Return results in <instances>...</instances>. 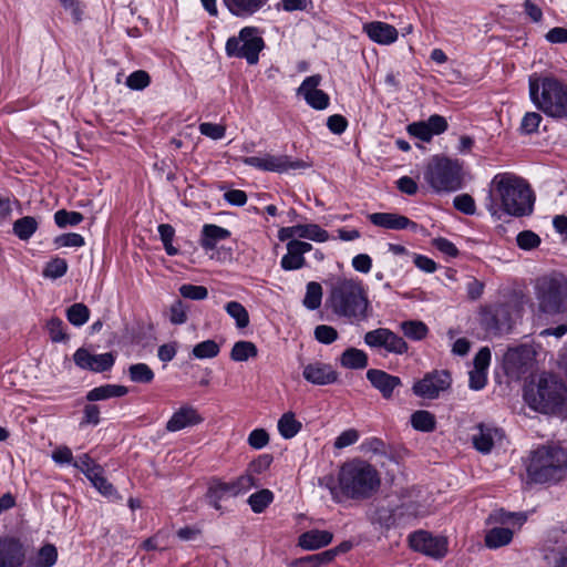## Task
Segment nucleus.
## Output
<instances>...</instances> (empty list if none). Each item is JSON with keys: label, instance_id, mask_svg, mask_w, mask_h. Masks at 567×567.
<instances>
[{"label": "nucleus", "instance_id": "obj_1", "mask_svg": "<svg viewBox=\"0 0 567 567\" xmlns=\"http://www.w3.org/2000/svg\"><path fill=\"white\" fill-rule=\"evenodd\" d=\"M535 196L528 183L512 173L496 174L488 188L485 206L493 217L503 214L524 217L534 210Z\"/></svg>", "mask_w": 567, "mask_h": 567}, {"label": "nucleus", "instance_id": "obj_2", "mask_svg": "<svg viewBox=\"0 0 567 567\" xmlns=\"http://www.w3.org/2000/svg\"><path fill=\"white\" fill-rule=\"evenodd\" d=\"M381 478L377 468L360 458L346 462L338 473V486L330 487L332 499L365 501L380 488Z\"/></svg>", "mask_w": 567, "mask_h": 567}, {"label": "nucleus", "instance_id": "obj_3", "mask_svg": "<svg viewBox=\"0 0 567 567\" xmlns=\"http://www.w3.org/2000/svg\"><path fill=\"white\" fill-rule=\"evenodd\" d=\"M326 306L338 317L347 318L351 322L368 319L370 301L361 280L353 278H338L331 284Z\"/></svg>", "mask_w": 567, "mask_h": 567}, {"label": "nucleus", "instance_id": "obj_4", "mask_svg": "<svg viewBox=\"0 0 567 567\" xmlns=\"http://www.w3.org/2000/svg\"><path fill=\"white\" fill-rule=\"evenodd\" d=\"M524 400L536 412L556 414L567 400V385L557 375L543 372L524 386Z\"/></svg>", "mask_w": 567, "mask_h": 567}, {"label": "nucleus", "instance_id": "obj_5", "mask_svg": "<svg viewBox=\"0 0 567 567\" xmlns=\"http://www.w3.org/2000/svg\"><path fill=\"white\" fill-rule=\"evenodd\" d=\"M529 97L549 117L567 121V83L553 76H529Z\"/></svg>", "mask_w": 567, "mask_h": 567}, {"label": "nucleus", "instance_id": "obj_6", "mask_svg": "<svg viewBox=\"0 0 567 567\" xmlns=\"http://www.w3.org/2000/svg\"><path fill=\"white\" fill-rule=\"evenodd\" d=\"M526 472L536 484L559 482L567 472V450L556 444L538 446L529 454Z\"/></svg>", "mask_w": 567, "mask_h": 567}, {"label": "nucleus", "instance_id": "obj_7", "mask_svg": "<svg viewBox=\"0 0 567 567\" xmlns=\"http://www.w3.org/2000/svg\"><path fill=\"white\" fill-rule=\"evenodd\" d=\"M423 176L436 193L455 192L463 186V163L458 159L435 155L427 163Z\"/></svg>", "mask_w": 567, "mask_h": 567}, {"label": "nucleus", "instance_id": "obj_8", "mask_svg": "<svg viewBox=\"0 0 567 567\" xmlns=\"http://www.w3.org/2000/svg\"><path fill=\"white\" fill-rule=\"evenodd\" d=\"M265 48V41L255 27H245L239 31L238 37H230L225 45L226 54L229 58L245 59L248 64L254 65L259 61V53Z\"/></svg>", "mask_w": 567, "mask_h": 567}, {"label": "nucleus", "instance_id": "obj_9", "mask_svg": "<svg viewBox=\"0 0 567 567\" xmlns=\"http://www.w3.org/2000/svg\"><path fill=\"white\" fill-rule=\"evenodd\" d=\"M539 308L546 313H560L567 310V279H543L538 285Z\"/></svg>", "mask_w": 567, "mask_h": 567}, {"label": "nucleus", "instance_id": "obj_10", "mask_svg": "<svg viewBox=\"0 0 567 567\" xmlns=\"http://www.w3.org/2000/svg\"><path fill=\"white\" fill-rule=\"evenodd\" d=\"M452 384V375L449 370H433L426 372L422 379L414 382L412 392L414 395L435 400L441 393L446 392Z\"/></svg>", "mask_w": 567, "mask_h": 567}, {"label": "nucleus", "instance_id": "obj_11", "mask_svg": "<svg viewBox=\"0 0 567 567\" xmlns=\"http://www.w3.org/2000/svg\"><path fill=\"white\" fill-rule=\"evenodd\" d=\"M534 355L532 348L526 344L509 348L503 358L505 374L514 380L520 379L532 370Z\"/></svg>", "mask_w": 567, "mask_h": 567}, {"label": "nucleus", "instance_id": "obj_12", "mask_svg": "<svg viewBox=\"0 0 567 567\" xmlns=\"http://www.w3.org/2000/svg\"><path fill=\"white\" fill-rule=\"evenodd\" d=\"M511 310L506 303L486 306L481 311V326L495 336L511 330Z\"/></svg>", "mask_w": 567, "mask_h": 567}, {"label": "nucleus", "instance_id": "obj_13", "mask_svg": "<svg viewBox=\"0 0 567 567\" xmlns=\"http://www.w3.org/2000/svg\"><path fill=\"white\" fill-rule=\"evenodd\" d=\"M410 547L419 553L435 559L443 558L447 553V539L442 536H433L425 530H417L409 536Z\"/></svg>", "mask_w": 567, "mask_h": 567}, {"label": "nucleus", "instance_id": "obj_14", "mask_svg": "<svg viewBox=\"0 0 567 567\" xmlns=\"http://www.w3.org/2000/svg\"><path fill=\"white\" fill-rule=\"evenodd\" d=\"M243 163L262 171L284 173L289 169H303L309 165L301 159L291 161L286 155H270L267 154L264 157L248 156L243 158Z\"/></svg>", "mask_w": 567, "mask_h": 567}, {"label": "nucleus", "instance_id": "obj_15", "mask_svg": "<svg viewBox=\"0 0 567 567\" xmlns=\"http://www.w3.org/2000/svg\"><path fill=\"white\" fill-rule=\"evenodd\" d=\"M364 342L371 348H384L388 352L403 354L408 351L405 340L386 328H378L364 334Z\"/></svg>", "mask_w": 567, "mask_h": 567}, {"label": "nucleus", "instance_id": "obj_16", "mask_svg": "<svg viewBox=\"0 0 567 567\" xmlns=\"http://www.w3.org/2000/svg\"><path fill=\"white\" fill-rule=\"evenodd\" d=\"M73 361L80 369L101 373L112 369L115 355L112 352L92 354L85 348H79L73 354Z\"/></svg>", "mask_w": 567, "mask_h": 567}, {"label": "nucleus", "instance_id": "obj_17", "mask_svg": "<svg viewBox=\"0 0 567 567\" xmlns=\"http://www.w3.org/2000/svg\"><path fill=\"white\" fill-rule=\"evenodd\" d=\"M321 75L315 74L307 76L297 90V94L303 96L306 102L315 110H326L329 106V95L319 90L321 83Z\"/></svg>", "mask_w": 567, "mask_h": 567}, {"label": "nucleus", "instance_id": "obj_18", "mask_svg": "<svg viewBox=\"0 0 567 567\" xmlns=\"http://www.w3.org/2000/svg\"><path fill=\"white\" fill-rule=\"evenodd\" d=\"M367 379L384 400H391L394 395V390L403 384L398 375L390 374L380 369H369L367 371Z\"/></svg>", "mask_w": 567, "mask_h": 567}, {"label": "nucleus", "instance_id": "obj_19", "mask_svg": "<svg viewBox=\"0 0 567 567\" xmlns=\"http://www.w3.org/2000/svg\"><path fill=\"white\" fill-rule=\"evenodd\" d=\"M312 249V245L306 241L292 239L287 243V254L281 258L280 266L284 270H297L306 266L303 255Z\"/></svg>", "mask_w": 567, "mask_h": 567}, {"label": "nucleus", "instance_id": "obj_20", "mask_svg": "<svg viewBox=\"0 0 567 567\" xmlns=\"http://www.w3.org/2000/svg\"><path fill=\"white\" fill-rule=\"evenodd\" d=\"M302 377L312 384L327 385L337 382L338 372L330 364L317 361L303 367Z\"/></svg>", "mask_w": 567, "mask_h": 567}, {"label": "nucleus", "instance_id": "obj_21", "mask_svg": "<svg viewBox=\"0 0 567 567\" xmlns=\"http://www.w3.org/2000/svg\"><path fill=\"white\" fill-rule=\"evenodd\" d=\"M203 421L204 419L194 406L183 405L174 412L167 421L165 429L168 432H177L187 426L200 424Z\"/></svg>", "mask_w": 567, "mask_h": 567}, {"label": "nucleus", "instance_id": "obj_22", "mask_svg": "<svg viewBox=\"0 0 567 567\" xmlns=\"http://www.w3.org/2000/svg\"><path fill=\"white\" fill-rule=\"evenodd\" d=\"M369 220L378 227L385 229H406L415 230L417 224L405 216L392 213H373L369 215Z\"/></svg>", "mask_w": 567, "mask_h": 567}, {"label": "nucleus", "instance_id": "obj_23", "mask_svg": "<svg viewBox=\"0 0 567 567\" xmlns=\"http://www.w3.org/2000/svg\"><path fill=\"white\" fill-rule=\"evenodd\" d=\"M25 549L17 538L2 539V567H22Z\"/></svg>", "mask_w": 567, "mask_h": 567}, {"label": "nucleus", "instance_id": "obj_24", "mask_svg": "<svg viewBox=\"0 0 567 567\" xmlns=\"http://www.w3.org/2000/svg\"><path fill=\"white\" fill-rule=\"evenodd\" d=\"M363 31L379 44H391L398 39V30L385 22L373 21L364 23Z\"/></svg>", "mask_w": 567, "mask_h": 567}, {"label": "nucleus", "instance_id": "obj_25", "mask_svg": "<svg viewBox=\"0 0 567 567\" xmlns=\"http://www.w3.org/2000/svg\"><path fill=\"white\" fill-rule=\"evenodd\" d=\"M333 535L328 530L311 529L302 533L298 538V545L307 550H316L328 546Z\"/></svg>", "mask_w": 567, "mask_h": 567}, {"label": "nucleus", "instance_id": "obj_26", "mask_svg": "<svg viewBox=\"0 0 567 567\" xmlns=\"http://www.w3.org/2000/svg\"><path fill=\"white\" fill-rule=\"evenodd\" d=\"M230 237V231L217 225L206 224L202 230L200 246L205 250L215 249L218 241Z\"/></svg>", "mask_w": 567, "mask_h": 567}, {"label": "nucleus", "instance_id": "obj_27", "mask_svg": "<svg viewBox=\"0 0 567 567\" xmlns=\"http://www.w3.org/2000/svg\"><path fill=\"white\" fill-rule=\"evenodd\" d=\"M267 0H224L225 6L236 17H248L261 9Z\"/></svg>", "mask_w": 567, "mask_h": 567}, {"label": "nucleus", "instance_id": "obj_28", "mask_svg": "<svg viewBox=\"0 0 567 567\" xmlns=\"http://www.w3.org/2000/svg\"><path fill=\"white\" fill-rule=\"evenodd\" d=\"M128 393V389L118 384H105L92 389L86 394V400L90 402L106 400L110 398H120Z\"/></svg>", "mask_w": 567, "mask_h": 567}, {"label": "nucleus", "instance_id": "obj_29", "mask_svg": "<svg viewBox=\"0 0 567 567\" xmlns=\"http://www.w3.org/2000/svg\"><path fill=\"white\" fill-rule=\"evenodd\" d=\"M368 354L357 348L346 349L340 357V364L347 369L361 370L368 367Z\"/></svg>", "mask_w": 567, "mask_h": 567}, {"label": "nucleus", "instance_id": "obj_30", "mask_svg": "<svg viewBox=\"0 0 567 567\" xmlns=\"http://www.w3.org/2000/svg\"><path fill=\"white\" fill-rule=\"evenodd\" d=\"M231 495L236 496L234 486L231 485V482L224 483V482H216L212 484L208 487V491L206 493V498L215 509L219 511L221 509L220 501L226 496Z\"/></svg>", "mask_w": 567, "mask_h": 567}, {"label": "nucleus", "instance_id": "obj_31", "mask_svg": "<svg viewBox=\"0 0 567 567\" xmlns=\"http://www.w3.org/2000/svg\"><path fill=\"white\" fill-rule=\"evenodd\" d=\"M421 514L422 506L417 502L409 501L394 507V516L396 517L398 526L409 524Z\"/></svg>", "mask_w": 567, "mask_h": 567}, {"label": "nucleus", "instance_id": "obj_32", "mask_svg": "<svg viewBox=\"0 0 567 567\" xmlns=\"http://www.w3.org/2000/svg\"><path fill=\"white\" fill-rule=\"evenodd\" d=\"M513 530L506 527H494L485 535V545L488 548H499L508 545L513 539Z\"/></svg>", "mask_w": 567, "mask_h": 567}, {"label": "nucleus", "instance_id": "obj_33", "mask_svg": "<svg viewBox=\"0 0 567 567\" xmlns=\"http://www.w3.org/2000/svg\"><path fill=\"white\" fill-rule=\"evenodd\" d=\"M258 349L251 341L240 340L235 342L230 351V359L235 362H244L249 358H256Z\"/></svg>", "mask_w": 567, "mask_h": 567}, {"label": "nucleus", "instance_id": "obj_34", "mask_svg": "<svg viewBox=\"0 0 567 567\" xmlns=\"http://www.w3.org/2000/svg\"><path fill=\"white\" fill-rule=\"evenodd\" d=\"M301 423L292 412H287L278 421V431L284 439H292L301 430Z\"/></svg>", "mask_w": 567, "mask_h": 567}, {"label": "nucleus", "instance_id": "obj_35", "mask_svg": "<svg viewBox=\"0 0 567 567\" xmlns=\"http://www.w3.org/2000/svg\"><path fill=\"white\" fill-rule=\"evenodd\" d=\"M411 424L417 431L432 432L435 430L436 421L431 412L420 410L411 415Z\"/></svg>", "mask_w": 567, "mask_h": 567}, {"label": "nucleus", "instance_id": "obj_36", "mask_svg": "<svg viewBox=\"0 0 567 567\" xmlns=\"http://www.w3.org/2000/svg\"><path fill=\"white\" fill-rule=\"evenodd\" d=\"M38 229L34 217L25 216L14 221L13 233L21 240H28Z\"/></svg>", "mask_w": 567, "mask_h": 567}, {"label": "nucleus", "instance_id": "obj_37", "mask_svg": "<svg viewBox=\"0 0 567 567\" xmlns=\"http://www.w3.org/2000/svg\"><path fill=\"white\" fill-rule=\"evenodd\" d=\"M128 377L132 382L148 384L153 382L155 374L146 363H134L128 367Z\"/></svg>", "mask_w": 567, "mask_h": 567}, {"label": "nucleus", "instance_id": "obj_38", "mask_svg": "<svg viewBox=\"0 0 567 567\" xmlns=\"http://www.w3.org/2000/svg\"><path fill=\"white\" fill-rule=\"evenodd\" d=\"M65 316L71 324L81 327L87 322L90 318V309L82 302L73 303L66 309Z\"/></svg>", "mask_w": 567, "mask_h": 567}, {"label": "nucleus", "instance_id": "obj_39", "mask_svg": "<svg viewBox=\"0 0 567 567\" xmlns=\"http://www.w3.org/2000/svg\"><path fill=\"white\" fill-rule=\"evenodd\" d=\"M297 233L299 238H307L318 243H324L329 239L328 231L316 224L297 225Z\"/></svg>", "mask_w": 567, "mask_h": 567}, {"label": "nucleus", "instance_id": "obj_40", "mask_svg": "<svg viewBox=\"0 0 567 567\" xmlns=\"http://www.w3.org/2000/svg\"><path fill=\"white\" fill-rule=\"evenodd\" d=\"M372 523L389 529L398 527L396 517L394 516V507L378 506L372 516Z\"/></svg>", "mask_w": 567, "mask_h": 567}, {"label": "nucleus", "instance_id": "obj_41", "mask_svg": "<svg viewBox=\"0 0 567 567\" xmlns=\"http://www.w3.org/2000/svg\"><path fill=\"white\" fill-rule=\"evenodd\" d=\"M322 301V287L317 281L307 284L306 296L302 300L303 306L309 310H316L321 306Z\"/></svg>", "mask_w": 567, "mask_h": 567}, {"label": "nucleus", "instance_id": "obj_42", "mask_svg": "<svg viewBox=\"0 0 567 567\" xmlns=\"http://www.w3.org/2000/svg\"><path fill=\"white\" fill-rule=\"evenodd\" d=\"M226 312L235 319L236 326L244 329L249 324V313L247 309L238 301H229L225 306Z\"/></svg>", "mask_w": 567, "mask_h": 567}, {"label": "nucleus", "instance_id": "obj_43", "mask_svg": "<svg viewBox=\"0 0 567 567\" xmlns=\"http://www.w3.org/2000/svg\"><path fill=\"white\" fill-rule=\"evenodd\" d=\"M272 492L265 488L251 494L248 498V504L254 513L260 514L272 503Z\"/></svg>", "mask_w": 567, "mask_h": 567}, {"label": "nucleus", "instance_id": "obj_44", "mask_svg": "<svg viewBox=\"0 0 567 567\" xmlns=\"http://www.w3.org/2000/svg\"><path fill=\"white\" fill-rule=\"evenodd\" d=\"M405 337L412 340H423L429 332L426 324L422 321L409 320L401 323Z\"/></svg>", "mask_w": 567, "mask_h": 567}, {"label": "nucleus", "instance_id": "obj_45", "mask_svg": "<svg viewBox=\"0 0 567 567\" xmlns=\"http://www.w3.org/2000/svg\"><path fill=\"white\" fill-rule=\"evenodd\" d=\"M477 427L478 434L473 435L474 447L482 453H488L494 445L492 430L483 424H480Z\"/></svg>", "mask_w": 567, "mask_h": 567}, {"label": "nucleus", "instance_id": "obj_46", "mask_svg": "<svg viewBox=\"0 0 567 567\" xmlns=\"http://www.w3.org/2000/svg\"><path fill=\"white\" fill-rule=\"evenodd\" d=\"M220 348L214 340H205L197 343L192 353L197 359H212L218 355Z\"/></svg>", "mask_w": 567, "mask_h": 567}, {"label": "nucleus", "instance_id": "obj_47", "mask_svg": "<svg viewBox=\"0 0 567 567\" xmlns=\"http://www.w3.org/2000/svg\"><path fill=\"white\" fill-rule=\"evenodd\" d=\"M84 216L79 212H69L65 209H60L54 214V221L60 228H65L68 226H76L81 221H83Z\"/></svg>", "mask_w": 567, "mask_h": 567}, {"label": "nucleus", "instance_id": "obj_48", "mask_svg": "<svg viewBox=\"0 0 567 567\" xmlns=\"http://www.w3.org/2000/svg\"><path fill=\"white\" fill-rule=\"evenodd\" d=\"M158 234L161 240L164 245L165 251L168 256H176L178 254V248L173 246V239L175 236V229L169 224H161L158 226Z\"/></svg>", "mask_w": 567, "mask_h": 567}, {"label": "nucleus", "instance_id": "obj_49", "mask_svg": "<svg viewBox=\"0 0 567 567\" xmlns=\"http://www.w3.org/2000/svg\"><path fill=\"white\" fill-rule=\"evenodd\" d=\"M45 329L53 342H64L69 340V336L64 331V323L58 317L48 320Z\"/></svg>", "mask_w": 567, "mask_h": 567}, {"label": "nucleus", "instance_id": "obj_50", "mask_svg": "<svg viewBox=\"0 0 567 567\" xmlns=\"http://www.w3.org/2000/svg\"><path fill=\"white\" fill-rule=\"evenodd\" d=\"M58 559V550L54 545L45 544L39 549L37 566L38 567H52Z\"/></svg>", "mask_w": 567, "mask_h": 567}, {"label": "nucleus", "instance_id": "obj_51", "mask_svg": "<svg viewBox=\"0 0 567 567\" xmlns=\"http://www.w3.org/2000/svg\"><path fill=\"white\" fill-rule=\"evenodd\" d=\"M68 271V262L65 259L55 257L52 260H50L44 270L43 275L44 277L58 279L64 276Z\"/></svg>", "mask_w": 567, "mask_h": 567}, {"label": "nucleus", "instance_id": "obj_52", "mask_svg": "<svg viewBox=\"0 0 567 567\" xmlns=\"http://www.w3.org/2000/svg\"><path fill=\"white\" fill-rule=\"evenodd\" d=\"M151 83V76L150 74L144 70H137L131 73L126 78L125 84L131 89L135 91H141L147 87Z\"/></svg>", "mask_w": 567, "mask_h": 567}, {"label": "nucleus", "instance_id": "obj_53", "mask_svg": "<svg viewBox=\"0 0 567 567\" xmlns=\"http://www.w3.org/2000/svg\"><path fill=\"white\" fill-rule=\"evenodd\" d=\"M517 246L523 250H532L540 245V237L532 230H523L516 237Z\"/></svg>", "mask_w": 567, "mask_h": 567}, {"label": "nucleus", "instance_id": "obj_54", "mask_svg": "<svg viewBox=\"0 0 567 567\" xmlns=\"http://www.w3.org/2000/svg\"><path fill=\"white\" fill-rule=\"evenodd\" d=\"M179 293L190 300H204L208 296V290L204 286L185 284L179 287Z\"/></svg>", "mask_w": 567, "mask_h": 567}, {"label": "nucleus", "instance_id": "obj_55", "mask_svg": "<svg viewBox=\"0 0 567 567\" xmlns=\"http://www.w3.org/2000/svg\"><path fill=\"white\" fill-rule=\"evenodd\" d=\"M234 486L236 495L247 492L251 487H258L260 485L259 481L252 476L248 471L245 474L239 476L236 481L231 482Z\"/></svg>", "mask_w": 567, "mask_h": 567}, {"label": "nucleus", "instance_id": "obj_56", "mask_svg": "<svg viewBox=\"0 0 567 567\" xmlns=\"http://www.w3.org/2000/svg\"><path fill=\"white\" fill-rule=\"evenodd\" d=\"M56 247H82L85 245L84 237L76 233L62 234L54 238Z\"/></svg>", "mask_w": 567, "mask_h": 567}, {"label": "nucleus", "instance_id": "obj_57", "mask_svg": "<svg viewBox=\"0 0 567 567\" xmlns=\"http://www.w3.org/2000/svg\"><path fill=\"white\" fill-rule=\"evenodd\" d=\"M453 205L465 215H474L476 213L475 200L470 194L457 195L453 200Z\"/></svg>", "mask_w": 567, "mask_h": 567}, {"label": "nucleus", "instance_id": "obj_58", "mask_svg": "<svg viewBox=\"0 0 567 567\" xmlns=\"http://www.w3.org/2000/svg\"><path fill=\"white\" fill-rule=\"evenodd\" d=\"M272 460L274 458L270 454H261L248 464L247 471L252 476L261 474L269 468V466L272 463Z\"/></svg>", "mask_w": 567, "mask_h": 567}, {"label": "nucleus", "instance_id": "obj_59", "mask_svg": "<svg viewBox=\"0 0 567 567\" xmlns=\"http://www.w3.org/2000/svg\"><path fill=\"white\" fill-rule=\"evenodd\" d=\"M542 120H543V117L539 113H536V112L526 113L520 123L522 133L533 134V133L537 132Z\"/></svg>", "mask_w": 567, "mask_h": 567}, {"label": "nucleus", "instance_id": "obj_60", "mask_svg": "<svg viewBox=\"0 0 567 567\" xmlns=\"http://www.w3.org/2000/svg\"><path fill=\"white\" fill-rule=\"evenodd\" d=\"M315 338L323 344H331L338 339V331L331 326L320 324L315 329Z\"/></svg>", "mask_w": 567, "mask_h": 567}, {"label": "nucleus", "instance_id": "obj_61", "mask_svg": "<svg viewBox=\"0 0 567 567\" xmlns=\"http://www.w3.org/2000/svg\"><path fill=\"white\" fill-rule=\"evenodd\" d=\"M187 309L188 307L182 301L176 300L171 306V316L169 320L173 324H183L187 321Z\"/></svg>", "mask_w": 567, "mask_h": 567}, {"label": "nucleus", "instance_id": "obj_62", "mask_svg": "<svg viewBox=\"0 0 567 567\" xmlns=\"http://www.w3.org/2000/svg\"><path fill=\"white\" fill-rule=\"evenodd\" d=\"M408 132L410 135L423 141L430 142L433 137L427 124L424 121L414 122L408 126Z\"/></svg>", "mask_w": 567, "mask_h": 567}, {"label": "nucleus", "instance_id": "obj_63", "mask_svg": "<svg viewBox=\"0 0 567 567\" xmlns=\"http://www.w3.org/2000/svg\"><path fill=\"white\" fill-rule=\"evenodd\" d=\"M198 128L202 135L210 137L212 140H220L226 133L224 125L209 122L200 123Z\"/></svg>", "mask_w": 567, "mask_h": 567}, {"label": "nucleus", "instance_id": "obj_64", "mask_svg": "<svg viewBox=\"0 0 567 567\" xmlns=\"http://www.w3.org/2000/svg\"><path fill=\"white\" fill-rule=\"evenodd\" d=\"M432 245L439 251H441L442 254H444L449 257L455 258L460 255V250L457 249V247L446 238H443V237L435 238L432 240Z\"/></svg>", "mask_w": 567, "mask_h": 567}]
</instances>
